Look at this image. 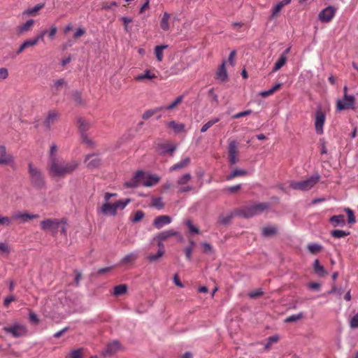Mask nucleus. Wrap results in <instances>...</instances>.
<instances>
[{
  "instance_id": "37998d69",
  "label": "nucleus",
  "mask_w": 358,
  "mask_h": 358,
  "mask_svg": "<svg viewBox=\"0 0 358 358\" xmlns=\"http://www.w3.org/2000/svg\"><path fill=\"white\" fill-rule=\"evenodd\" d=\"M350 234V232L340 230V229H336L331 231V235L336 238H341L345 236H347Z\"/></svg>"
},
{
  "instance_id": "72a5a7b5",
  "label": "nucleus",
  "mask_w": 358,
  "mask_h": 358,
  "mask_svg": "<svg viewBox=\"0 0 358 358\" xmlns=\"http://www.w3.org/2000/svg\"><path fill=\"white\" fill-rule=\"evenodd\" d=\"M138 257V255L136 252H131L124 256L121 260L122 264H128L134 262Z\"/></svg>"
},
{
  "instance_id": "3c124183",
  "label": "nucleus",
  "mask_w": 358,
  "mask_h": 358,
  "mask_svg": "<svg viewBox=\"0 0 358 358\" xmlns=\"http://www.w3.org/2000/svg\"><path fill=\"white\" fill-rule=\"evenodd\" d=\"M82 141L84 143L88 145L90 148H94L95 146V143L90 138L87 137L86 134H82L81 135Z\"/></svg>"
},
{
  "instance_id": "9b49d317",
  "label": "nucleus",
  "mask_w": 358,
  "mask_h": 358,
  "mask_svg": "<svg viewBox=\"0 0 358 358\" xmlns=\"http://www.w3.org/2000/svg\"><path fill=\"white\" fill-rule=\"evenodd\" d=\"M14 161V157L7 152L6 146L0 145V165H10Z\"/></svg>"
},
{
  "instance_id": "bb28decb",
  "label": "nucleus",
  "mask_w": 358,
  "mask_h": 358,
  "mask_svg": "<svg viewBox=\"0 0 358 358\" xmlns=\"http://www.w3.org/2000/svg\"><path fill=\"white\" fill-rule=\"evenodd\" d=\"M287 61V56H285V55H281L280 58L275 62L272 71L276 72L280 70L286 64Z\"/></svg>"
},
{
  "instance_id": "49530a36",
  "label": "nucleus",
  "mask_w": 358,
  "mask_h": 358,
  "mask_svg": "<svg viewBox=\"0 0 358 358\" xmlns=\"http://www.w3.org/2000/svg\"><path fill=\"white\" fill-rule=\"evenodd\" d=\"M183 100V96H178L171 103H170L169 106H167L165 108L166 110H172L176 106L180 104Z\"/></svg>"
},
{
  "instance_id": "473e14b6",
  "label": "nucleus",
  "mask_w": 358,
  "mask_h": 358,
  "mask_svg": "<svg viewBox=\"0 0 358 358\" xmlns=\"http://www.w3.org/2000/svg\"><path fill=\"white\" fill-rule=\"evenodd\" d=\"M169 19L170 15L168 13H164L160 22L161 28L164 31H167L169 29Z\"/></svg>"
},
{
  "instance_id": "4be33fe9",
  "label": "nucleus",
  "mask_w": 358,
  "mask_h": 358,
  "mask_svg": "<svg viewBox=\"0 0 358 358\" xmlns=\"http://www.w3.org/2000/svg\"><path fill=\"white\" fill-rule=\"evenodd\" d=\"M189 164H190V158L188 157H185V158L182 159L181 161H180L179 162H178V163L175 164L174 165H173L172 166H171L169 169V171L172 172L174 171L184 169V168L188 166L189 165Z\"/></svg>"
},
{
  "instance_id": "c85d7f7f",
  "label": "nucleus",
  "mask_w": 358,
  "mask_h": 358,
  "mask_svg": "<svg viewBox=\"0 0 358 358\" xmlns=\"http://www.w3.org/2000/svg\"><path fill=\"white\" fill-rule=\"evenodd\" d=\"M44 3L37 4L33 8H28L23 12L24 15L30 16L35 15L37 12L44 7Z\"/></svg>"
},
{
  "instance_id": "a211bd4d",
  "label": "nucleus",
  "mask_w": 358,
  "mask_h": 358,
  "mask_svg": "<svg viewBox=\"0 0 358 358\" xmlns=\"http://www.w3.org/2000/svg\"><path fill=\"white\" fill-rule=\"evenodd\" d=\"M216 78L222 82H224L228 79V73L226 69V61H223L222 64L218 67L216 72Z\"/></svg>"
},
{
  "instance_id": "4d7b16f0",
  "label": "nucleus",
  "mask_w": 358,
  "mask_h": 358,
  "mask_svg": "<svg viewBox=\"0 0 358 358\" xmlns=\"http://www.w3.org/2000/svg\"><path fill=\"white\" fill-rule=\"evenodd\" d=\"M29 320L34 324H38L39 322V319L37 315L33 311H29Z\"/></svg>"
},
{
  "instance_id": "bf43d9fd",
  "label": "nucleus",
  "mask_w": 358,
  "mask_h": 358,
  "mask_svg": "<svg viewBox=\"0 0 358 358\" xmlns=\"http://www.w3.org/2000/svg\"><path fill=\"white\" fill-rule=\"evenodd\" d=\"M8 70L5 67L0 68V82H2L8 78Z\"/></svg>"
},
{
  "instance_id": "6e6d98bb",
  "label": "nucleus",
  "mask_w": 358,
  "mask_h": 358,
  "mask_svg": "<svg viewBox=\"0 0 358 358\" xmlns=\"http://www.w3.org/2000/svg\"><path fill=\"white\" fill-rule=\"evenodd\" d=\"M144 213L141 210H138L135 213L134 217L131 218L132 222H138L144 217Z\"/></svg>"
},
{
  "instance_id": "7ed1b4c3",
  "label": "nucleus",
  "mask_w": 358,
  "mask_h": 358,
  "mask_svg": "<svg viewBox=\"0 0 358 358\" xmlns=\"http://www.w3.org/2000/svg\"><path fill=\"white\" fill-rule=\"evenodd\" d=\"M320 176L316 173L310 178L301 181H292L290 187L300 191H308L313 188L319 181Z\"/></svg>"
},
{
  "instance_id": "4468645a",
  "label": "nucleus",
  "mask_w": 358,
  "mask_h": 358,
  "mask_svg": "<svg viewBox=\"0 0 358 358\" xmlns=\"http://www.w3.org/2000/svg\"><path fill=\"white\" fill-rule=\"evenodd\" d=\"M229 152V162L231 165H234L237 163V143L236 141H231L228 147Z\"/></svg>"
},
{
  "instance_id": "338daca9",
  "label": "nucleus",
  "mask_w": 358,
  "mask_h": 358,
  "mask_svg": "<svg viewBox=\"0 0 358 358\" xmlns=\"http://www.w3.org/2000/svg\"><path fill=\"white\" fill-rule=\"evenodd\" d=\"M201 245L205 253H210L213 252V246L210 243L204 242L201 243Z\"/></svg>"
},
{
  "instance_id": "6ab92c4d",
  "label": "nucleus",
  "mask_w": 358,
  "mask_h": 358,
  "mask_svg": "<svg viewBox=\"0 0 358 358\" xmlns=\"http://www.w3.org/2000/svg\"><path fill=\"white\" fill-rule=\"evenodd\" d=\"M58 116L59 115L56 111H50L44 121L45 127L50 129V127L57 122Z\"/></svg>"
},
{
  "instance_id": "f704fd0d",
  "label": "nucleus",
  "mask_w": 358,
  "mask_h": 358,
  "mask_svg": "<svg viewBox=\"0 0 358 358\" xmlns=\"http://www.w3.org/2000/svg\"><path fill=\"white\" fill-rule=\"evenodd\" d=\"M277 232V228L273 226H267L262 229V235L268 237L275 234Z\"/></svg>"
},
{
  "instance_id": "7c9ffc66",
  "label": "nucleus",
  "mask_w": 358,
  "mask_h": 358,
  "mask_svg": "<svg viewBox=\"0 0 358 358\" xmlns=\"http://www.w3.org/2000/svg\"><path fill=\"white\" fill-rule=\"evenodd\" d=\"M162 109H164L163 107H157L152 109L147 110H145L143 115L142 118L144 120H148L152 116H153L155 114L157 113L158 112L161 111Z\"/></svg>"
},
{
  "instance_id": "052dcab7",
  "label": "nucleus",
  "mask_w": 358,
  "mask_h": 358,
  "mask_svg": "<svg viewBox=\"0 0 358 358\" xmlns=\"http://www.w3.org/2000/svg\"><path fill=\"white\" fill-rule=\"evenodd\" d=\"M231 218H232L231 215H227V216L221 215L219 217L218 222L222 224L226 225L230 222Z\"/></svg>"
},
{
  "instance_id": "c756f323",
  "label": "nucleus",
  "mask_w": 358,
  "mask_h": 358,
  "mask_svg": "<svg viewBox=\"0 0 358 358\" xmlns=\"http://www.w3.org/2000/svg\"><path fill=\"white\" fill-rule=\"evenodd\" d=\"M34 20L32 19L28 20L25 23L18 27V32L22 34L29 31L34 24Z\"/></svg>"
},
{
  "instance_id": "39448f33",
  "label": "nucleus",
  "mask_w": 358,
  "mask_h": 358,
  "mask_svg": "<svg viewBox=\"0 0 358 358\" xmlns=\"http://www.w3.org/2000/svg\"><path fill=\"white\" fill-rule=\"evenodd\" d=\"M61 223H66L65 219L61 220L58 219H46L41 222L40 226L42 230L45 231H51L53 235H55Z\"/></svg>"
},
{
  "instance_id": "2f4dec72",
  "label": "nucleus",
  "mask_w": 358,
  "mask_h": 358,
  "mask_svg": "<svg viewBox=\"0 0 358 358\" xmlns=\"http://www.w3.org/2000/svg\"><path fill=\"white\" fill-rule=\"evenodd\" d=\"M169 127L176 133H180L185 130V124L182 123H178L176 121H171L169 123Z\"/></svg>"
},
{
  "instance_id": "423d86ee",
  "label": "nucleus",
  "mask_w": 358,
  "mask_h": 358,
  "mask_svg": "<svg viewBox=\"0 0 358 358\" xmlns=\"http://www.w3.org/2000/svg\"><path fill=\"white\" fill-rule=\"evenodd\" d=\"M3 330L14 338H20L27 335V328L25 325L20 323H14L10 326L3 327Z\"/></svg>"
},
{
  "instance_id": "864d4df0",
  "label": "nucleus",
  "mask_w": 358,
  "mask_h": 358,
  "mask_svg": "<svg viewBox=\"0 0 358 358\" xmlns=\"http://www.w3.org/2000/svg\"><path fill=\"white\" fill-rule=\"evenodd\" d=\"M345 211L346 212L348 217V223L349 224H354L356 222L355 217L354 215L353 211L349 208H345Z\"/></svg>"
},
{
  "instance_id": "ea45409f",
  "label": "nucleus",
  "mask_w": 358,
  "mask_h": 358,
  "mask_svg": "<svg viewBox=\"0 0 358 358\" xmlns=\"http://www.w3.org/2000/svg\"><path fill=\"white\" fill-rule=\"evenodd\" d=\"M219 121L220 118L218 117L210 120L208 122H207L202 126V127L201 128V132H206L210 127H211L213 124L218 122Z\"/></svg>"
},
{
  "instance_id": "f8f14e48",
  "label": "nucleus",
  "mask_w": 358,
  "mask_h": 358,
  "mask_svg": "<svg viewBox=\"0 0 358 358\" xmlns=\"http://www.w3.org/2000/svg\"><path fill=\"white\" fill-rule=\"evenodd\" d=\"M160 178L155 174H146L143 171V177L141 178L142 185L144 187H152L157 184Z\"/></svg>"
},
{
  "instance_id": "e433bc0d",
  "label": "nucleus",
  "mask_w": 358,
  "mask_h": 358,
  "mask_svg": "<svg viewBox=\"0 0 358 358\" xmlns=\"http://www.w3.org/2000/svg\"><path fill=\"white\" fill-rule=\"evenodd\" d=\"M127 291V286L126 285H119L114 287L113 294L115 296H120L125 294Z\"/></svg>"
},
{
  "instance_id": "69168bd1",
  "label": "nucleus",
  "mask_w": 358,
  "mask_h": 358,
  "mask_svg": "<svg viewBox=\"0 0 358 358\" xmlns=\"http://www.w3.org/2000/svg\"><path fill=\"white\" fill-rule=\"evenodd\" d=\"M82 348H78L74 350H72L70 352V357L71 358H82Z\"/></svg>"
},
{
  "instance_id": "393cba45",
  "label": "nucleus",
  "mask_w": 358,
  "mask_h": 358,
  "mask_svg": "<svg viewBox=\"0 0 358 358\" xmlns=\"http://www.w3.org/2000/svg\"><path fill=\"white\" fill-rule=\"evenodd\" d=\"M77 123L78 126V129L81 133V134H85V132L89 129L90 124L88 121L83 119L82 117H78L77 119Z\"/></svg>"
},
{
  "instance_id": "412c9836",
  "label": "nucleus",
  "mask_w": 358,
  "mask_h": 358,
  "mask_svg": "<svg viewBox=\"0 0 358 358\" xmlns=\"http://www.w3.org/2000/svg\"><path fill=\"white\" fill-rule=\"evenodd\" d=\"M329 222L334 227H343L345 224V216L343 215L331 216L329 218Z\"/></svg>"
},
{
  "instance_id": "4c0bfd02",
  "label": "nucleus",
  "mask_w": 358,
  "mask_h": 358,
  "mask_svg": "<svg viewBox=\"0 0 358 358\" xmlns=\"http://www.w3.org/2000/svg\"><path fill=\"white\" fill-rule=\"evenodd\" d=\"M191 179V174L187 173L178 178L176 182L178 185H185L187 184Z\"/></svg>"
},
{
  "instance_id": "20e7f679",
  "label": "nucleus",
  "mask_w": 358,
  "mask_h": 358,
  "mask_svg": "<svg viewBox=\"0 0 358 358\" xmlns=\"http://www.w3.org/2000/svg\"><path fill=\"white\" fill-rule=\"evenodd\" d=\"M268 207L269 205L266 203H258L243 207L240 214L244 217H251L264 212Z\"/></svg>"
},
{
  "instance_id": "c03bdc74",
  "label": "nucleus",
  "mask_w": 358,
  "mask_h": 358,
  "mask_svg": "<svg viewBox=\"0 0 358 358\" xmlns=\"http://www.w3.org/2000/svg\"><path fill=\"white\" fill-rule=\"evenodd\" d=\"M278 341V335H273L272 336L268 337L266 343L264 345V348L269 349L273 344L276 343Z\"/></svg>"
},
{
  "instance_id": "dca6fc26",
  "label": "nucleus",
  "mask_w": 358,
  "mask_h": 358,
  "mask_svg": "<svg viewBox=\"0 0 358 358\" xmlns=\"http://www.w3.org/2000/svg\"><path fill=\"white\" fill-rule=\"evenodd\" d=\"M98 213H101L106 215H116L117 210L115 208V203L113 204L110 203L109 202L104 203L101 208L98 210Z\"/></svg>"
},
{
  "instance_id": "6e6552de",
  "label": "nucleus",
  "mask_w": 358,
  "mask_h": 358,
  "mask_svg": "<svg viewBox=\"0 0 358 358\" xmlns=\"http://www.w3.org/2000/svg\"><path fill=\"white\" fill-rule=\"evenodd\" d=\"M336 12L335 7L332 6H327L320 12L318 19L322 22L328 23L334 18Z\"/></svg>"
},
{
  "instance_id": "2eb2a0df",
  "label": "nucleus",
  "mask_w": 358,
  "mask_h": 358,
  "mask_svg": "<svg viewBox=\"0 0 358 358\" xmlns=\"http://www.w3.org/2000/svg\"><path fill=\"white\" fill-rule=\"evenodd\" d=\"M120 349V344L117 341L108 343L106 349L102 352L103 356H111L117 352Z\"/></svg>"
},
{
  "instance_id": "79ce46f5",
  "label": "nucleus",
  "mask_w": 358,
  "mask_h": 358,
  "mask_svg": "<svg viewBox=\"0 0 358 358\" xmlns=\"http://www.w3.org/2000/svg\"><path fill=\"white\" fill-rule=\"evenodd\" d=\"M246 174L247 171L245 170L235 169L227 176V180H231L236 177L245 176Z\"/></svg>"
},
{
  "instance_id": "58836bf2",
  "label": "nucleus",
  "mask_w": 358,
  "mask_h": 358,
  "mask_svg": "<svg viewBox=\"0 0 358 358\" xmlns=\"http://www.w3.org/2000/svg\"><path fill=\"white\" fill-rule=\"evenodd\" d=\"M57 146L55 143H52L49 152L48 162H51L53 159H57Z\"/></svg>"
},
{
  "instance_id": "9d476101",
  "label": "nucleus",
  "mask_w": 358,
  "mask_h": 358,
  "mask_svg": "<svg viewBox=\"0 0 358 358\" xmlns=\"http://www.w3.org/2000/svg\"><path fill=\"white\" fill-rule=\"evenodd\" d=\"M84 162L87 168L94 169L98 168L101 164V159L98 154L92 153L85 157Z\"/></svg>"
},
{
  "instance_id": "0e129e2a",
  "label": "nucleus",
  "mask_w": 358,
  "mask_h": 358,
  "mask_svg": "<svg viewBox=\"0 0 358 358\" xmlns=\"http://www.w3.org/2000/svg\"><path fill=\"white\" fill-rule=\"evenodd\" d=\"M183 70H184V67L182 66V64H180L179 63L175 64L171 67L172 73H174V74H178V73L182 72Z\"/></svg>"
},
{
  "instance_id": "e2e57ef3",
  "label": "nucleus",
  "mask_w": 358,
  "mask_h": 358,
  "mask_svg": "<svg viewBox=\"0 0 358 358\" xmlns=\"http://www.w3.org/2000/svg\"><path fill=\"white\" fill-rule=\"evenodd\" d=\"M186 225L187 226V227L189 228V232L193 234H199V229L195 227L190 220H187L186 222H185Z\"/></svg>"
},
{
  "instance_id": "aec40b11",
  "label": "nucleus",
  "mask_w": 358,
  "mask_h": 358,
  "mask_svg": "<svg viewBox=\"0 0 358 358\" xmlns=\"http://www.w3.org/2000/svg\"><path fill=\"white\" fill-rule=\"evenodd\" d=\"M38 217V215H32L29 213H22L20 212L15 213L12 215L13 220H20L22 222H26L28 220L36 219Z\"/></svg>"
},
{
  "instance_id": "5701e85b",
  "label": "nucleus",
  "mask_w": 358,
  "mask_h": 358,
  "mask_svg": "<svg viewBox=\"0 0 358 358\" xmlns=\"http://www.w3.org/2000/svg\"><path fill=\"white\" fill-rule=\"evenodd\" d=\"M156 78L157 76L155 73H152L150 70L146 69L144 73L135 76L134 79L136 81H143L144 80H152Z\"/></svg>"
},
{
  "instance_id": "b1692460",
  "label": "nucleus",
  "mask_w": 358,
  "mask_h": 358,
  "mask_svg": "<svg viewBox=\"0 0 358 358\" xmlns=\"http://www.w3.org/2000/svg\"><path fill=\"white\" fill-rule=\"evenodd\" d=\"M177 234H178V232L174 231L173 229L166 230V231H163L160 234H159L155 238V239H158L160 241H165L171 236H176Z\"/></svg>"
},
{
  "instance_id": "a878e982",
  "label": "nucleus",
  "mask_w": 358,
  "mask_h": 358,
  "mask_svg": "<svg viewBox=\"0 0 358 358\" xmlns=\"http://www.w3.org/2000/svg\"><path fill=\"white\" fill-rule=\"evenodd\" d=\"M168 48L167 45H157L155 48V54L158 62H162L164 58L163 51Z\"/></svg>"
},
{
  "instance_id": "ddd939ff",
  "label": "nucleus",
  "mask_w": 358,
  "mask_h": 358,
  "mask_svg": "<svg viewBox=\"0 0 358 358\" xmlns=\"http://www.w3.org/2000/svg\"><path fill=\"white\" fill-rule=\"evenodd\" d=\"M142 177H143V171H138L137 172H136V173L134 174V176L130 180L127 181L124 183V185L127 187H129V188H134V187H136L139 185H142V182H141Z\"/></svg>"
},
{
  "instance_id": "cd10ccee",
  "label": "nucleus",
  "mask_w": 358,
  "mask_h": 358,
  "mask_svg": "<svg viewBox=\"0 0 358 358\" xmlns=\"http://www.w3.org/2000/svg\"><path fill=\"white\" fill-rule=\"evenodd\" d=\"M165 253L164 249H159L156 254H150L147 256V259L150 262H157Z\"/></svg>"
},
{
  "instance_id": "603ef678",
  "label": "nucleus",
  "mask_w": 358,
  "mask_h": 358,
  "mask_svg": "<svg viewBox=\"0 0 358 358\" xmlns=\"http://www.w3.org/2000/svg\"><path fill=\"white\" fill-rule=\"evenodd\" d=\"M264 294V292L262 289H257L256 290L251 291L248 293V296L251 299H256L260 297Z\"/></svg>"
},
{
  "instance_id": "de8ad7c7",
  "label": "nucleus",
  "mask_w": 358,
  "mask_h": 358,
  "mask_svg": "<svg viewBox=\"0 0 358 358\" xmlns=\"http://www.w3.org/2000/svg\"><path fill=\"white\" fill-rule=\"evenodd\" d=\"M322 245L317 243H310L308 245V249L310 252L315 254L322 250Z\"/></svg>"
},
{
  "instance_id": "f03ea898",
  "label": "nucleus",
  "mask_w": 358,
  "mask_h": 358,
  "mask_svg": "<svg viewBox=\"0 0 358 358\" xmlns=\"http://www.w3.org/2000/svg\"><path fill=\"white\" fill-rule=\"evenodd\" d=\"M28 173L31 185L35 189H42L45 188L46 183L43 173L39 169L34 166L32 163L28 164Z\"/></svg>"
},
{
  "instance_id": "5fc2aeb1",
  "label": "nucleus",
  "mask_w": 358,
  "mask_h": 358,
  "mask_svg": "<svg viewBox=\"0 0 358 358\" xmlns=\"http://www.w3.org/2000/svg\"><path fill=\"white\" fill-rule=\"evenodd\" d=\"M152 202L153 206H155V208H157L158 209H162L164 206L162 199L160 197L153 199Z\"/></svg>"
},
{
  "instance_id": "f3484780",
  "label": "nucleus",
  "mask_w": 358,
  "mask_h": 358,
  "mask_svg": "<svg viewBox=\"0 0 358 358\" xmlns=\"http://www.w3.org/2000/svg\"><path fill=\"white\" fill-rule=\"evenodd\" d=\"M172 221L169 215H160L157 217L153 221V225L156 229H161L164 226L169 224Z\"/></svg>"
},
{
  "instance_id": "c9c22d12",
  "label": "nucleus",
  "mask_w": 358,
  "mask_h": 358,
  "mask_svg": "<svg viewBox=\"0 0 358 358\" xmlns=\"http://www.w3.org/2000/svg\"><path fill=\"white\" fill-rule=\"evenodd\" d=\"M313 268L315 272L320 276H322L325 274V270L324 266L320 264L318 259H315L313 263Z\"/></svg>"
},
{
  "instance_id": "13d9d810",
  "label": "nucleus",
  "mask_w": 358,
  "mask_h": 358,
  "mask_svg": "<svg viewBox=\"0 0 358 358\" xmlns=\"http://www.w3.org/2000/svg\"><path fill=\"white\" fill-rule=\"evenodd\" d=\"M10 252V248L6 243H0V253L8 255Z\"/></svg>"
},
{
  "instance_id": "f257e3e1",
  "label": "nucleus",
  "mask_w": 358,
  "mask_h": 358,
  "mask_svg": "<svg viewBox=\"0 0 358 358\" xmlns=\"http://www.w3.org/2000/svg\"><path fill=\"white\" fill-rule=\"evenodd\" d=\"M80 162L76 159L64 161L62 158L53 159L48 164L49 175L53 178H64L76 171Z\"/></svg>"
},
{
  "instance_id": "8fccbe9b",
  "label": "nucleus",
  "mask_w": 358,
  "mask_h": 358,
  "mask_svg": "<svg viewBox=\"0 0 358 358\" xmlns=\"http://www.w3.org/2000/svg\"><path fill=\"white\" fill-rule=\"evenodd\" d=\"M283 7L284 6L280 1L271 10V17H275Z\"/></svg>"
},
{
  "instance_id": "a19ab883",
  "label": "nucleus",
  "mask_w": 358,
  "mask_h": 358,
  "mask_svg": "<svg viewBox=\"0 0 358 358\" xmlns=\"http://www.w3.org/2000/svg\"><path fill=\"white\" fill-rule=\"evenodd\" d=\"M303 313H299L298 314L292 315L289 317H287L285 319V322L286 323H291V322H295L299 320H301L303 317Z\"/></svg>"
},
{
  "instance_id": "1a4fd4ad",
  "label": "nucleus",
  "mask_w": 358,
  "mask_h": 358,
  "mask_svg": "<svg viewBox=\"0 0 358 358\" xmlns=\"http://www.w3.org/2000/svg\"><path fill=\"white\" fill-rule=\"evenodd\" d=\"M326 115L324 112L317 110L315 113V131L318 135L323 134V127L325 122Z\"/></svg>"
},
{
  "instance_id": "680f3d73",
  "label": "nucleus",
  "mask_w": 358,
  "mask_h": 358,
  "mask_svg": "<svg viewBox=\"0 0 358 358\" xmlns=\"http://www.w3.org/2000/svg\"><path fill=\"white\" fill-rule=\"evenodd\" d=\"M350 327L352 329L358 328V313H356L350 320Z\"/></svg>"
},
{
  "instance_id": "774afa93",
  "label": "nucleus",
  "mask_w": 358,
  "mask_h": 358,
  "mask_svg": "<svg viewBox=\"0 0 358 358\" xmlns=\"http://www.w3.org/2000/svg\"><path fill=\"white\" fill-rule=\"evenodd\" d=\"M73 100L78 104L83 103V100L81 97V94L78 92H75L72 94Z\"/></svg>"
},
{
  "instance_id": "a18cd8bd",
  "label": "nucleus",
  "mask_w": 358,
  "mask_h": 358,
  "mask_svg": "<svg viewBox=\"0 0 358 358\" xmlns=\"http://www.w3.org/2000/svg\"><path fill=\"white\" fill-rule=\"evenodd\" d=\"M130 202V199L119 200L115 203L116 210L124 209Z\"/></svg>"
},
{
  "instance_id": "0eeeda50",
  "label": "nucleus",
  "mask_w": 358,
  "mask_h": 358,
  "mask_svg": "<svg viewBox=\"0 0 358 358\" xmlns=\"http://www.w3.org/2000/svg\"><path fill=\"white\" fill-rule=\"evenodd\" d=\"M355 105V97L353 95L343 94L342 99L337 101L336 108L338 110H344L346 109H354Z\"/></svg>"
},
{
  "instance_id": "09e8293b",
  "label": "nucleus",
  "mask_w": 358,
  "mask_h": 358,
  "mask_svg": "<svg viewBox=\"0 0 358 358\" xmlns=\"http://www.w3.org/2000/svg\"><path fill=\"white\" fill-rule=\"evenodd\" d=\"M12 223V219L7 217V216H3L0 215V226L3 227H8Z\"/></svg>"
}]
</instances>
